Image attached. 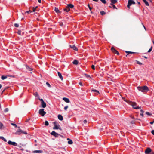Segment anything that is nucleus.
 <instances>
[{"mask_svg": "<svg viewBox=\"0 0 154 154\" xmlns=\"http://www.w3.org/2000/svg\"><path fill=\"white\" fill-rule=\"evenodd\" d=\"M88 8H89V7H90V5H88Z\"/></svg>", "mask_w": 154, "mask_h": 154, "instance_id": "nucleus-62", "label": "nucleus"}, {"mask_svg": "<svg viewBox=\"0 0 154 154\" xmlns=\"http://www.w3.org/2000/svg\"><path fill=\"white\" fill-rule=\"evenodd\" d=\"M101 1L104 4H106V1L105 0H101Z\"/></svg>", "mask_w": 154, "mask_h": 154, "instance_id": "nucleus-37", "label": "nucleus"}, {"mask_svg": "<svg viewBox=\"0 0 154 154\" xmlns=\"http://www.w3.org/2000/svg\"><path fill=\"white\" fill-rule=\"evenodd\" d=\"M152 42H153V44H154V41H153V40L152 41Z\"/></svg>", "mask_w": 154, "mask_h": 154, "instance_id": "nucleus-63", "label": "nucleus"}, {"mask_svg": "<svg viewBox=\"0 0 154 154\" xmlns=\"http://www.w3.org/2000/svg\"><path fill=\"white\" fill-rule=\"evenodd\" d=\"M70 47L73 49L75 51H77L78 49L77 47L74 45H70Z\"/></svg>", "mask_w": 154, "mask_h": 154, "instance_id": "nucleus-11", "label": "nucleus"}, {"mask_svg": "<svg viewBox=\"0 0 154 154\" xmlns=\"http://www.w3.org/2000/svg\"><path fill=\"white\" fill-rule=\"evenodd\" d=\"M0 138L2 140H3V141H4L5 142H6L7 141V140L4 137L2 136L0 137Z\"/></svg>", "mask_w": 154, "mask_h": 154, "instance_id": "nucleus-25", "label": "nucleus"}, {"mask_svg": "<svg viewBox=\"0 0 154 154\" xmlns=\"http://www.w3.org/2000/svg\"><path fill=\"white\" fill-rule=\"evenodd\" d=\"M70 10V9L67 6L64 9V10L67 12H69Z\"/></svg>", "mask_w": 154, "mask_h": 154, "instance_id": "nucleus-16", "label": "nucleus"}, {"mask_svg": "<svg viewBox=\"0 0 154 154\" xmlns=\"http://www.w3.org/2000/svg\"><path fill=\"white\" fill-rule=\"evenodd\" d=\"M128 103L133 108L136 109H140V107L139 106H136L137 103L135 102H132L131 101H127Z\"/></svg>", "mask_w": 154, "mask_h": 154, "instance_id": "nucleus-1", "label": "nucleus"}, {"mask_svg": "<svg viewBox=\"0 0 154 154\" xmlns=\"http://www.w3.org/2000/svg\"><path fill=\"white\" fill-rule=\"evenodd\" d=\"M140 111L142 112V113H140V115L142 117H143V113L144 112V111L142 110H141Z\"/></svg>", "mask_w": 154, "mask_h": 154, "instance_id": "nucleus-33", "label": "nucleus"}, {"mask_svg": "<svg viewBox=\"0 0 154 154\" xmlns=\"http://www.w3.org/2000/svg\"><path fill=\"white\" fill-rule=\"evenodd\" d=\"M6 89V88H5L2 91V93H3L5 91V90Z\"/></svg>", "mask_w": 154, "mask_h": 154, "instance_id": "nucleus-55", "label": "nucleus"}, {"mask_svg": "<svg viewBox=\"0 0 154 154\" xmlns=\"http://www.w3.org/2000/svg\"><path fill=\"white\" fill-rule=\"evenodd\" d=\"M136 63H137L138 64L140 65H141L142 64V63H141L139 62V61H138L137 60H136Z\"/></svg>", "mask_w": 154, "mask_h": 154, "instance_id": "nucleus-34", "label": "nucleus"}, {"mask_svg": "<svg viewBox=\"0 0 154 154\" xmlns=\"http://www.w3.org/2000/svg\"><path fill=\"white\" fill-rule=\"evenodd\" d=\"M14 25V26L16 27H18L19 26L18 24L17 23H15Z\"/></svg>", "mask_w": 154, "mask_h": 154, "instance_id": "nucleus-39", "label": "nucleus"}, {"mask_svg": "<svg viewBox=\"0 0 154 154\" xmlns=\"http://www.w3.org/2000/svg\"><path fill=\"white\" fill-rule=\"evenodd\" d=\"M143 26L145 29L146 30V28L145 26L144 25H143Z\"/></svg>", "mask_w": 154, "mask_h": 154, "instance_id": "nucleus-61", "label": "nucleus"}, {"mask_svg": "<svg viewBox=\"0 0 154 154\" xmlns=\"http://www.w3.org/2000/svg\"><path fill=\"white\" fill-rule=\"evenodd\" d=\"M63 24L62 23H60V25L61 26H63Z\"/></svg>", "mask_w": 154, "mask_h": 154, "instance_id": "nucleus-59", "label": "nucleus"}, {"mask_svg": "<svg viewBox=\"0 0 154 154\" xmlns=\"http://www.w3.org/2000/svg\"><path fill=\"white\" fill-rule=\"evenodd\" d=\"M137 88L139 91L142 92H144L149 91V90L148 87L146 86H144L142 87H138Z\"/></svg>", "mask_w": 154, "mask_h": 154, "instance_id": "nucleus-2", "label": "nucleus"}, {"mask_svg": "<svg viewBox=\"0 0 154 154\" xmlns=\"http://www.w3.org/2000/svg\"><path fill=\"white\" fill-rule=\"evenodd\" d=\"M68 108V106H67L64 107V109H65V110H66Z\"/></svg>", "mask_w": 154, "mask_h": 154, "instance_id": "nucleus-44", "label": "nucleus"}, {"mask_svg": "<svg viewBox=\"0 0 154 154\" xmlns=\"http://www.w3.org/2000/svg\"><path fill=\"white\" fill-rule=\"evenodd\" d=\"M110 0L111 2V4H114L116 3L117 2V0Z\"/></svg>", "mask_w": 154, "mask_h": 154, "instance_id": "nucleus-20", "label": "nucleus"}, {"mask_svg": "<svg viewBox=\"0 0 154 154\" xmlns=\"http://www.w3.org/2000/svg\"><path fill=\"white\" fill-rule=\"evenodd\" d=\"M135 4V2L133 0H128L127 7L130 8V7L131 5L132 4Z\"/></svg>", "mask_w": 154, "mask_h": 154, "instance_id": "nucleus-5", "label": "nucleus"}, {"mask_svg": "<svg viewBox=\"0 0 154 154\" xmlns=\"http://www.w3.org/2000/svg\"><path fill=\"white\" fill-rule=\"evenodd\" d=\"M63 99L66 102L69 103V100L67 98L64 97Z\"/></svg>", "mask_w": 154, "mask_h": 154, "instance_id": "nucleus-13", "label": "nucleus"}, {"mask_svg": "<svg viewBox=\"0 0 154 154\" xmlns=\"http://www.w3.org/2000/svg\"><path fill=\"white\" fill-rule=\"evenodd\" d=\"M85 75L86 77L91 78L90 76L89 75H87V74H85Z\"/></svg>", "mask_w": 154, "mask_h": 154, "instance_id": "nucleus-43", "label": "nucleus"}, {"mask_svg": "<svg viewBox=\"0 0 154 154\" xmlns=\"http://www.w3.org/2000/svg\"><path fill=\"white\" fill-rule=\"evenodd\" d=\"M73 63L74 64L77 65L78 63V62L77 60H74L73 62Z\"/></svg>", "mask_w": 154, "mask_h": 154, "instance_id": "nucleus-22", "label": "nucleus"}, {"mask_svg": "<svg viewBox=\"0 0 154 154\" xmlns=\"http://www.w3.org/2000/svg\"><path fill=\"white\" fill-rule=\"evenodd\" d=\"M54 10L57 13H58L60 12V11L57 8H56V7L55 8Z\"/></svg>", "mask_w": 154, "mask_h": 154, "instance_id": "nucleus-24", "label": "nucleus"}, {"mask_svg": "<svg viewBox=\"0 0 154 154\" xmlns=\"http://www.w3.org/2000/svg\"><path fill=\"white\" fill-rule=\"evenodd\" d=\"M35 11V8H33V11Z\"/></svg>", "mask_w": 154, "mask_h": 154, "instance_id": "nucleus-54", "label": "nucleus"}, {"mask_svg": "<svg viewBox=\"0 0 154 154\" xmlns=\"http://www.w3.org/2000/svg\"><path fill=\"white\" fill-rule=\"evenodd\" d=\"M154 123V120L153 122H150V123L152 125Z\"/></svg>", "mask_w": 154, "mask_h": 154, "instance_id": "nucleus-51", "label": "nucleus"}, {"mask_svg": "<svg viewBox=\"0 0 154 154\" xmlns=\"http://www.w3.org/2000/svg\"><path fill=\"white\" fill-rule=\"evenodd\" d=\"M83 123H84V124H85L86 125L87 123V121L86 120H85L83 121Z\"/></svg>", "mask_w": 154, "mask_h": 154, "instance_id": "nucleus-45", "label": "nucleus"}, {"mask_svg": "<svg viewBox=\"0 0 154 154\" xmlns=\"http://www.w3.org/2000/svg\"><path fill=\"white\" fill-rule=\"evenodd\" d=\"M38 2L39 3H41V0H38Z\"/></svg>", "mask_w": 154, "mask_h": 154, "instance_id": "nucleus-56", "label": "nucleus"}, {"mask_svg": "<svg viewBox=\"0 0 154 154\" xmlns=\"http://www.w3.org/2000/svg\"><path fill=\"white\" fill-rule=\"evenodd\" d=\"M3 125L2 123L0 122V129H2Z\"/></svg>", "mask_w": 154, "mask_h": 154, "instance_id": "nucleus-27", "label": "nucleus"}, {"mask_svg": "<svg viewBox=\"0 0 154 154\" xmlns=\"http://www.w3.org/2000/svg\"><path fill=\"white\" fill-rule=\"evenodd\" d=\"M126 53H128V54H132L133 53H134V52H130V51H126Z\"/></svg>", "mask_w": 154, "mask_h": 154, "instance_id": "nucleus-40", "label": "nucleus"}, {"mask_svg": "<svg viewBox=\"0 0 154 154\" xmlns=\"http://www.w3.org/2000/svg\"><path fill=\"white\" fill-rule=\"evenodd\" d=\"M58 119L60 120H63V117L60 114H59L58 116Z\"/></svg>", "mask_w": 154, "mask_h": 154, "instance_id": "nucleus-14", "label": "nucleus"}, {"mask_svg": "<svg viewBox=\"0 0 154 154\" xmlns=\"http://www.w3.org/2000/svg\"><path fill=\"white\" fill-rule=\"evenodd\" d=\"M11 125L14 126L16 128L17 127V125L13 123H11Z\"/></svg>", "mask_w": 154, "mask_h": 154, "instance_id": "nucleus-36", "label": "nucleus"}, {"mask_svg": "<svg viewBox=\"0 0 154 154\" xmlns=\"http://www.w3.org/2000/svg\"><path fill=\"white\" fill-rule=\"evenodd\" d=\"M143 0V1L145 3V5L146 6H148L149 5L148 2L146 0Z\"/></svg>", "mask_w": 154, "mask_h": 154, "instance_id": "nucleus-21", "label": "nucleus"}, {"mask_svg": "<svg viewBox=\"0 0 154 154\" xmlns=\"http://www.w3.org/2000/svg\"><path fill=\"white\" fill-rule=\"evenodd\" d=\"M152 47H151V48L149 49V50H148V52H150L152 50Z\"/></svg>", "mask_w": 154, "mask_h": 154, "instance_id": "nucleus-48", "label": "nucleus"}, {"mask_svg": "<svg viewBox=\"0 0 154 154\" xmlns=\"http://www.w3.org/2000/svg\"><path fill=\"white\" fill-rule=\"evenodd\" d=\"M18 33L19 35H20V34H21V31H18Z\"/></svg>", "mask_w": 154, "mask_h": 154, "instance_id": "nucleus-53", "label": "nucleus"}, {"mask_svg": "<svg viewBox=\"0 0 154 154\" xmlns=\"http://www.w3.org/2000/svg\"><path fill=\"white\" fill-rule=\"evenodd\" d=\"M27 133L26 132L20 129L18 130L15 133V134L20 135L21 134H27Z\"/></svg>", "mask_w": 154, "mask_h": 154, "instance_id": "nucleus-3", "label": "nucleus"}, {"mask_svg": "<svg viewBox=\"0 0 154 154\" xmlns=\"http://www.w3.org/2000/svg\"><path fill=\"white\" fill-rule=\"evenodd\" d=\"M114 53L118 55H119V53L118 52V51L116 50L115 52Z\"/></svg>", "mask_w": 154, "mask_h": 154, "instance_id": "nucleus-46", "label": "nucleus"}, {"mask_svg": "<svg viewBox=\"0 0 154 154\" xmlns=\"http://www.w3.org/2000/svg\"><path fill=\"white\" fill-rule=\"evenodd\" d=\"M93 1H96V2H97L98 0H93Z\"/></svg>", "mask_w": 154, "mask_h": 154, "instance_id": "nucleus-60", "label": "nucleus"}, {"mask_svg": "<svg viewBox=\"0 0 154 154\" xmlns=\"http://www.w3.org/2000/svg\"><path fill=\"white\" fill-rule=\"evenodd\" d=\"M68 144H72L73 142L71 140H69L68 141Z\"/></svg>", "mask_w": 154, "mask_h": 154, "instance_id": "nucleus-29", "label": "nucleus"}, {"mask_svg": "<svg viewBox=\"0 0 154 154\" xmlns=\"http://www.w3.org/2000/svg\"><path fill=\"white\" fill-rule=\"evenodd\" d=\"M38 99L41 102V103H42L43 102H44L42 99H40L39 97Z\"/></svg>", "mask_w": 154, "mask_h": 154, "instance_id": "nucleus-42", "label": "nucleus"}, {"mask_svg": "<svg viewBox=\"0 0 154 154\" xmlns=\"http://www.w3.org/2000/svg\"><path fill=\"white\" fill-rule=\"evenodd\" d=\"M100 13L102 15H103L105 14H106L105 12L104 11H100Z\"/></svg>", "mask_w": 154, "mask_h": 154, "instance_id": "nucleus-30", "label": "nucleus"}, {"mask_svg": "<svg viewBox=\"0 0 154 154\" xmlns=\"http://www.w3.org/2000/svg\"><path fill=\"white\" fill-rule=\"evenodd\" d=\"M152 151L151 149L149 147L147 148L145 150V154H149Z\"/></svg>", "mask_w": 154, "mask_h": 154, "instance_id": "nucleus-8", "label": "nucleus"}, {"mask_svg": "<svg viewBox=\"0 0 154 154\" xmlns=\"http://www.w3.org/2000/svg\"><path fill=\"white\" fill-rule=\"evenodd\" d=\"M146 115H149V116H150V115H151V114L150 113H149V112H146Z\"/></svg>", "mask_w": 154, "mask_h": 154, "instance_id": "nucleus-41", "label": "nucleus"}, {"mask_svg": "<svg viewBox=\"0 0 154 154\" xmlns=\"http://www.w3.org/2000/svg\"><path fill=\"white\" fill-rule=\"evenodd\" d=\"M26 68L28 69L29 71H31L32 70V69L30 68L28 66H26Z\"/></svg>", "mask_w": 154, "mask_h": 154, "instance_id": "nucleus-31", "label": "nucleus"}, {"mask_svg": "<svg viewBox=\"0 0 154 154\" xmlns=\"http://www.w3.org/2000/svg\"><path fill=\"white\" fill-rule=\"evenodd\" d=\"M92 91L95 92V93H96L97 94H99V91L96 90H95V89L92 90Z\"/></svg>", "mask_w": 154, "mask_h": 154, "instance_id": "nucleus-23", "label": "nucleus"}, {"mask_svg": "<svg viewBox=\"0 0 154 154\" xmlns=\"http://www.w3.org/2000/svg\"><path fill=\"white\" fill-rule=\"evenodd\" d=\"M67 6L70 9V8H73L74 6L72 4H68L67 5Z\"/></svg>", "mask_w": 154, "mask_h": 154, "instance_id": "nucleus-17", "label": "nucleus"}, {"mask_svg": "<svg viewBox=\"0 0 154 154\" xmlns=\"http://www.w3.org/2000/svg\"><path fill=\"white\" fill-rule=\"evenodd\" d=\"M144 57L146 59L147 58V57Z\"/></svg>", "mask_w": 154, "mask_h": 154, "instance_id": "nucleus-64", "label": "nucleus"}, {"mask_svg": "<svg viewBox=\"0 0 154 154\" xmlns=\"http://www.w3.org/2000/svg\"><path fill=\"white\" fill-rule=\"evenodd\" d=\"M2 86L0 84V89L1 88Z\"/></svg>", "mask_w": 154, "mask_h": 154, "instance_id": "nucleus-58", "label": "nucleus"}, {"mask_svg": "<svg viewBox=\"0 0 154 154\" xmlns=\"http://www.w3.org/2000/svg\"><path fill=\"white\" fill-rule=\"evenodd\" d=\"M7 78V76H5L4 75H2L1 77V79L2 80H4Z\"/></svg>", "mask_w": 154, "mask_h": 154, "instance_id": "nucleus-28", "label": "nucleus"}, {"mask_svg": "<svg viewBox=\"0 0 154 154\" xmlns=\"http://www.w3.org/2000/svg\"><path fill=\"white\" fill-rule=\"evenodd\" d=\"M79 84L81 86H83V85H82V82H79Z\"/></svg>", "mask_w": 154, "mask_h": 154, "instance_id": "nucleus-49", "label": "nucleus"}, {"mask_svg": "<svg viewBox=\"0 0 154 154\" xmlns=\"http://www.w3.org/2000/svg\"><path fill=\"white\" fill-rule=\"evenodd\" d=\"M111 50L112 51V52H113L114 53H115V52H116V51L113 47H112L111 48Z\"/></svg>", "mask_w": 154, "mask_h": 154, "instance_id": "nucleus-26", "label": "nucleus"}, {"mask_svg": "<svg viewBox=\"0 0 154 154\" xmlns=\"http://www.w3.org/2000/svg\"><path fill=\"white\" fill-rule=\"evenodd\" d=\"M149 154H154V152L152 151Z\"/></svg>", "mask_w": 154, "mask_h": 154, "instance_id": "nucleus-52", "label": "nucleus"}, {"mask_svg": "<svg viewBox=\"0 0 154 154\" xmlns=\"http://www.w3.org/2000/svg\"><path fill=\"white\" fill-rule=\"evenodd\" d=\"M54 126L53 127V129H59L60 130H61V129L60 128V126L58 125H56L55 124V123H54Z\"/></svg>", "mask_w": 154, "mask_h": 154, "instance_id": "nucleus-9", "label": "nucleus"}, {"mask_svg": "<svg viewBox=\"0 0 154 154\" xmlns=\"http://www.w3.org/2000/svg\"><path fill=\"white\" fill-rule=\"evenodd\" d=\"M46 85L48 87H51V86L50 85L48 82L46 83Z\"/></svg>", "mask_w": 154, "mask_h": 154, "instance_id": "nucleus-35", "label": "nucleus"}, {"mask_svg": "<svg viewBox=\"0 0 154 154\" xmlns=\"http://www.w3.org/2000/svg\"><path fill=\"white\" fill-rule=\"evenodd\" d=\"M91 68L93 70H95V66L94 65H92L91 66Z\"/></svg>", "mask_w": 154, "mask_h": 154, "instance_id": "nucleus-47", "label": "nucleus"}, {"mask_svg": "<svg viewBox=\"0 0 154 154\" xmlns=\"http://www.w3.org/2000/svg\"><path fill=\"white\" fill-rule=\"evenodd\" d=\"M33 153H42L43 152V151L42 150H34L32 152Z\"/></svg>", "mask_w": 154, "mask_h": 154, "instance_id": "nucleus-10", "label": "nucleus"}, {"mask_svg": "<svg viewBox=\"0 0 154 154\" xmlns=\"http://www.w3.org/2000/svg\"><path fill=\"white\" fill-rule=\"evenodd\" d=\"M58 75L59 77L60 78L61 80L63 79V78L61 74L59 72H58Z\"/></svg>", "mask_w": 154, "mask_h": 154, "instance_id": "nucleus-18", "label": "nucleus"}, {"mask_svg": "<svg viewBox=\"0 0 154 154\" xmlns=\"http://www.w3.org/2000/svg\"><path fill=\"white\" fill-rule=\"evenodd\" d=\"M41 106L43 108H45L46 106V104L44 102H43L41 103Z\"/></svg>", "mask_w": 154, "mask_h": 154, "instance_id": "nucleus-12", "label": "nucleus"}, {"mask_svg": "<svg viewBox=\"0 0 154 154\" xmlns=\"http://www.w3.org/2000/svg\"><path fill=\"white\" fill-rule=\"evenodd\" d=\"M8 111V108H6L4 110V112H7Z\"/></svg>", "mask_w": 154, "mask_h": 154, "instance_id": "nucleus-38", "label": "nucleus"}, {"mask_svg": "<svg viewBox=\"0 0 154 154\" xmlns=\"http://www.w3.org/2000/svg\"><path fill=\"white\" fill-rule=\"evenodd\" d=\"M151 133L153 135H154V130H152V131Z\"/></svg>", "mask_w": 154, "mask_h": 154, "instance_id": "nucleus-50", "label": "nucleus"}, {"mask_svg": "<svg viewBox=\"0 0 154 154\" xmlns=\"http://www.w3.org/2000/svg\"><path fill=\"white\" fill-rule=\"evenodd\" d=\"M34 95L35 97H37L38 98L39 97V96L38 95V93L37 92H35L33 94Z\"/></svg>", "mask_w": 154, "mask_h": 154, "instance_id": "nucleus-19", "label": "nucleus"}, {"mask_svg": "<svg viewBox=\"0 0 154 154\" xmlns=\"http://www.w3.org/2000/svg\"><path fill=\"white\" fill-rule=\"evenodd\" d=\"M51 134L54 136L56 137H58L59 135H60L58 134L57 133H56L55 131H53L51 133Z\"/></svg>", "mask_w": 154, "mask_h": 154, "instance_id": "nucleus-6", "label": "nucleus"}, {"mask_svg": "<svg viewBox=\"0 0 154 154\" xmlns=\"http://www.w3.org/2000/svg\"><path fill=\"white\" fill-rule=\"evenodd\" d=\"M8 143L9 145H11L15 146H17V143L14 142H12L10 140H9L8 142Z\"/></svg>", "mask_w": 154, "mask_h": 154, "instance_id": "nucleus-7", "label": "nucleus"}, {"mask_svg": "<svg viewBox=\"0 0 154 154\" xmlns=\"http://www.w3.org/2000/svg\"><path fill=\"white\" fill-rule=\"evenodd\" d=\"M89 9L90 10V11L91 10L92 8L91 7H89Z\"/></svg>", "mask_w": 154, "mask_h": 154, "instance_id": "nucleus-57", "label": "nucleus"}, {"mask_svg": "<svg viewBox=\"0 0 154 154\" xmlns=\"http://www.w3.org/2000/svg\"><path fill=\"white\" fill-rule=\"evenodd\" d=\"M39 113L42 116H43L46 114V112L44 111V109H39Z\"/></svg>", "mask_w": 154, "mask_h": 154, "instance_id": "nucleus-4", "label": "nucleus"}, {"mask_svg": "<svg viewBox=\"0 0 154 154\" xmlns=\"http://www.w3.org/2000/svg\"><path fill=\"white\" fill-rule=\"evenodd\" d=\"M49 125V123L48 121H46L45 122V125L46 126H48Z\"/></svg>", "mask_w": 154, "mask_h": 154, "instance_id": "nucleus-32", "label": "nucleus"}, {"mask_svg": "<svg viewBox=\"0 0 154 154\" xmlns=\"http://www.w3.org/2000/svg\"><path fill=\"white\" fill-rule=\"evenodd\" d=\"M109 6V7L112 8V7L113 9H117V8L116 7L115 5H114L113 4H111Z\"/></svg>", "mask_w": 154, "mask_h": 154, "instance_id": "nucleus-15", "label": "nucleus"}]
</instances>
